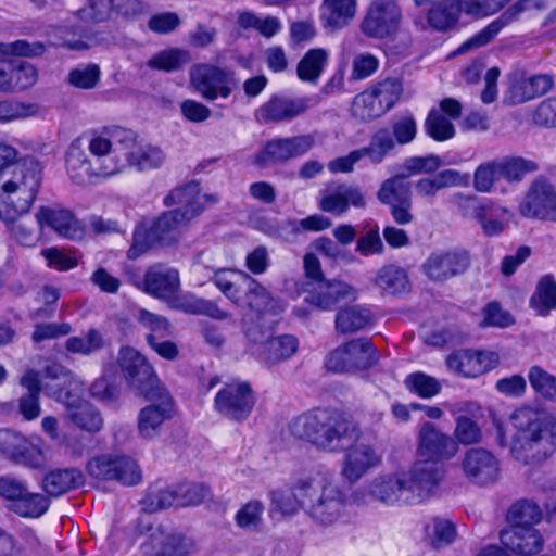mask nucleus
<instances>
[{
	"label": "nucleus",
	"instance_id": "nucleus-1",
	"mask_svg": "<svg viewBox=\"0 0 556 556\" xmlns=\"http://www.w3.org/2000/svg\"><path fill=\"white\" fill-rule=\"evenodd\" d=\"M437 476L433 463H415L408 471L372 479L365 489L353 492L352 501L357 505H365L367 496H371L390 506L419 504L437 488Z\"/></svg>",
	"mask_w": 556,
	"mask_h": 556
},
{
	"label": "nucleus",
	"instance_id": "nucleus-2",
	"mask_svg": "<svg viewBox=\"0 0 556 556\" xmlns=\"http://www.w3.org/2000/svg\"><path fill=\"white\" fill-rule=\"evenodd\" d=\"M288 427L292 437L330 453L351 448L361 435L353 420L330 409L318 408L304 413L293 418Z\"/></svg>",
	"mask_w": 556,
	"mask_h": 556
},
{
	"label": "nucleus",
	"instance_id": "nucleus-3",
	"mask_svg": "<svg viewBox=\"0 0 556 556\" xmlns=\"http://www.w3.org/2000/svg\"><path fill=\"white\" fill-rule=\"evenodd\" d=\"M111 137L92 135L75 139L66 152V169L77 186H89L96 178L105 179L123 170L125 163L112 153Z\"/></svg>",
	"mask_w": 556,
	"mask_h": 556
},
{
	"label": "nucleus",
	"instance_id": "nucleus-4",
	"mask_svg": "<svg viewBox=\"0 0 556 556\" xmlns=\"http://www.w3.org/2000/svg\"><path fill=\"white\" fill-rule=\"evenodd\" d=\"M511 419L518 430L513 456L523 464L540 463L556 451V418L531 408L517 409Z\"/></svg>",
	"mask_w": 556,
	"mask_h": 556
},
{
	"label": "nucleus",
	"instance_id": "nucleus-5",
	"mask_svg": "<svg viewBox=\"0 0 556 556\" xmlns=\"http://www.w3.org/2000/svg\"><path fill=\"white\" fill-rule=\"evenodd\" d=\"M42 166L39 161L26 157L12 170L0 172V219L15 223L26 214L40 189Z\"/></svg>",
	"mask_w": 556,
	"mask_h": 556
},
{
	"label": "nucleus",
	"instance_id": "nucleus-6",
	"mask_svg": "<svg viewBox=\"0 0 556 556\" xmlns=\"http://www.w3.org/2000/svg\"><path fill=\"white\" fill-rule=\"evenodd\" d=\"M200 199V185L197 181L177 187L164 198L165 206L177 207L163 212L151 225V236L159 240L160 247H172L179 242L181 229L204 211Z\"/></svg>",
	"mask_w": 556,
	"mask_h": 556
},
{
	"label": "nucleus",
	"instance_id": "nucleus-7",
	"mask_svg": "<svg viewBox=\"0 0 556 556\" xmlns=\"http://www.w3.org/2000/svg\"><path fill=\"white\" fill-rule=\"evenodd\" d=\"M299 493L304 502V513L318 525L331 526L345 513L343 491L325 475L307 477L306 490Z\"/></svg>",
	"mask_w": 556,
	"mask_h": 556
},
{
	"label": "nucleus",
	"instance_id": "nucleus-8",
	"mask_svg": "<svg viewBox=\"0 0 556 556\" xmlns=\"http://www.w3.org/2000/svg\"><path fill=\"white\" fill-rule=\"evenodd\" d=\"M118 364L127 386L137 395L153 397L168 390L161 383L154 368L147 358L132 348L119 351Z\"/></svg>",
	"mask_w": 556,
	"mask_h": 556
},
{
	"label": "nucleus",
	"instance_id": "nucleus-9",
	"mask_svg": "<svg viewBox=\"0 0 556 556\" xmlns=\"http://www.w3.org/2000/svg\"><path fill=\"white\" fill-rule=\"evenodd\" d=\"M471 254L464 248L437 249L421 265V271L432 282L444 283L468 271Z\"/></svg>",
	"mask_w": 556,
	"mask_h": 556
},
{
	"label": "nucleus",
	"instance_id": "nucleus-10",
	"mask_svg": "<svg viewBox=\"0 0 556 556\" xmlns=\"http://www.w3.org/2000/svg\"><path fill=\"white\" fill-rule=\"evenodd\" d=\"M418 454L425 459L417 463H433L438 472L437 485L443 476V460L453 458L457 451V442L448 434L442 432L432 422H424L418 430Z\"/></svg>",
	"mask_w": 556,
	"mask_h": 556
},
{
	"label": "nucleus",
	"instance_id": "nucleus-11",
	"mask_svg": "<svg viewBox=\"0 0 556 556\" xmlns=\"http://www.w3.org/2000/svg\"><path fill=\"white\" fill-rule=\"evenodd\" d=\"M377 353L367 338L353 339L334 349L326 358L325 366L333 372L367 369L377 363Z\"/></svg>",
	"mask_w": 556,
	"mask_h": 556
},
{
	"label": "nucleus",
	"instance_id": "nucleus-12",
	"mask_svg": "<svg viewBox=\"0 0 556 556\" xmlns=\"http://www.w3.org/2000/svg\"><path fill=\"white\" fill-rule=\"evenodd\" d=\"M402 22V10L395 0H371L359 24L368 38L386 39L394 35Z\"/></svg>",
	"mask_w": 556,
	"mask_h": 556
},
{
	"label": "nucleus",
	"instance_id": "nucleus-13",
	"mask_svg": "<svg viewBox=\"0 0 556 556\" xmlns=\"http://www.w3.org/2000/svg\"><path fill=\"white\" fill-rule=\"evenodd\" d=\"M86 469L97 480L117 481L123 485H136L142 479L138 463L127 455L93 457L88 462Z\"/></svg>",
	"mask_w": 556,
	"mask_h": 556
},
{
	"label": "nucleus",
	"instance_id": "nucleus-14",
	"mask_svg": "<svg viewBox=\"0 0 556 556\" xmlns=\"http://www.w3.org/2000/svg\"><path fill=\"white\" fill-rule=\"evenodd\" d=\"M146 400L151 403L139 410L137 431L143 440H152L161 434L164 422L175 415V402L169 392Z\"/></svg>",
	"mask_w": 556,
	"mask_h": 556
},
{
	"label": "nucleus",
	"instance_id": "nucleus-15",
	"mask_svg": "<svg viewBox=\"0 0 556 556\" xmlns=\"http://www.w3.org/2000/svg\"><path fill=\"white\" fill-rule=\"evenodd\" d=\"M252 389L247 382L226 384L215 396V409L227 419L241 421L254 407Z\"/></svg>",
	"mask_w": 556,
	"mask_h": 556
},
{
	"label": "nucleus",
	"instance_id": "nucleus-16",
	"mask_svg": "<svg viewBox=\"0 0 556 556\" xmlns=\"http://www.w3.org/2000/svg\"><path fill=\"white\" fill-rule=\"evenodd\" d=\"M314 146L315 137L311 134L274 139L255 154L254 163L261 167L270 163H282L305 154Z\"/></svg>",
	"mask_w": 556,
	"mask_h": 556
},
{
	"label": "nucleus",
	"instance_id": "nucleus-17",
	"mask_svg": "<svg viewBox=\"0 0 556 556\" xmlns=\"http://www.w3.org/2000/svg\"><path fill=\"white\" fill-rule=\"evenodd\" d=\"M544 7L543 0H519L508 7L502 14L488 24L483 29L475 34L466 40L458 49L459 52H466L471 49H477L490 43L501 30L509 24L516 22L521 13L529 9H542Z\"/></svg>",
	"mask_w": 556,
	"mask_h": 556
},
{
	"label": "nucleus",
	"instance_id": "nucleus-18",
	"mask_svg": "<svg viewBox=\"0 0 556 556\" xmlns=\"http://www.w3.org/2000/svg\"><path fill=\"white\" fill-rule=\"evenodd\" d=\"M233 73L210 64H198L191 68L190 78L193 87L206 100L217 97L228 98L231 93L229 84Z\"/></svg>",
	"mask_w": 556,
	"mask_h": 556
},
{
	"label": "nucleus",
	"instance_id": "nucleus-19",
	"mask_svg": "<svg viewBox=\"0 0 556 556\" xmlns=\"http://www.w3.org/2000/svg\"><path fill=\"white\" fill-rule=\"evenodd\" d=\"M51 397L65 405L67 419L79 429L98 432L103 427L100 412L89 402L80 400L75 391L61 388L52 391Z\"/></svg>",
	"mask_w": 556,
	"mask_h": 556
},
{
	"label": "nucleus",
	"instance_id": "nucleus-20",
	"mask_svg": "<svg viewBox=\"0 0 556 556\" xmlns=\"http://www.w3.org/2000/svg\"><path fill=\"white\" fill-rule=\"evenodd\" d=\"M242 277L244 286L238 300H235L237 307L245 309V314L252 316H264L268 313L276 315L283 311V306L264 286L245 273H242Z\"/></svg>",
	"mask_w": 556,
	"mask_h": 556
},
{
	"label": "nucleus",
	"instance_id": "nucleus-21",
	"mask_svg": "<svg viewBox=\"0 0 556 556\" xmlns=\"http://www.w3.org/2000/svg\"><path fill=\"white\" fill-rule=\"evenodd\" d=\"M519 212L527 218L556 222L555 188L544 180H535L520 203Z\"/></svg>",
	"mask_w": 556,
	"mask_h": 556
},
{
	"label": "nucleus",
	"instance_id": "nucleus-22",
	"mask_svg": "<svg viewBox=\"0 0 556 556\" xmlns=\"http://www.w3.org/2000/svg\"><path fill=\"white\" fill-rule=\"evenodd\" d=\"M466 478L477 485H488L497 481L500 464L496 457L485 448L468 450L462 462Z\"/></svg>",
	"mask_w": 556,
	"mask_h": 556
},
{
	"label": "nucleus",
	"instance_id": "nucleus-23",
	"mask_svg": "<svg viewBox=\"0 0 556 556\" xmlns=\"http://www.w3.org/2000/svg\"><path fill=\"white\" fill-rule=\"evenodd\" d=\"M308 108V98L273 96L256 110L255 118L262 124L290 122L305 113Z\"/></svg>",
	"mask_w": 556,
	"mask_h": 556
},
{
	"label": "nucleus",
	"instance_id": "nucleus-24",
	"mask_svg": "<svg viewBox=\"0 0 556 556\" xmlns=\"http://www.w3.org/2000/svg\"><path fill=\"white\" fill-rule=\"evenodd\" d=\"M193 548L184 534L159 527L151 531L141 549L147 556H185Z\"/></svg>",
	"mask_w": 556,
	"mask_h": 556
},
{
	"label": "nucleus",
	"instance_id": "nucleus-25",
	"mask_svg": "<svg viewBox=\"0 0 556 556\" xmlns=\"http://www.w3.org/2000/svg\"><path fill=\"white\" fill-rule=\"evenodd\" d=\"M503 546L517 556H535L543 551L545 540L534 527H510L500 533Z\"/></svg>",
	"mask_w": 556,
	"mask_h": 556
},
{
	"label": "nucleus",
	"instance_id": "nucleus-26",
	"mask_svg": "<svg viewBox=\"0 0 556 556\" xmlns=\"http://www.w3.org/2000/svg\"><path fill=\"white\" fill-rule=\"evenodd\" d=\"M357 296L355 288L341 280H323L313 286L305 301L323 311L332 309L344 301H354Z\"/></svg>",
	"mask_w": 556,
	"mask_h": 556
},
{
	"label": "nucleus",
	"instance_id": "nucleus-27",
	"mask_svg": "<svg viewBox=\"0 0 556 556\" xmlns=\"http://www.w3.org/2000/svg\"><path fill=\"white\" fill-rule=\"evenodd\" d=\"M0 453L7 458L29 467L39 464L40 452L18 432L0 429Z\"/></svg>",
	"mask_w": 556,
	"mask_h": 556
},
{
	"label": "nucleus",
	"instance_id": "nucleus-28",
	"mask_svg": "<svg viewBox=\"0 0 556 556\" xmlns=\"http://www.w3.org/2000/svg\"><path fill=\"white\" fill-rule=\"evenodd\" d=\"M143 283L147 293L172 303L180 288L179 273L174 268L153 266L146 273Z\"/></svg>",
	"mask_w": 556,
	"mask_h": 556
},
{
	"label": "nucleus",
	"instance_id": "nucleus-29",
	"mask_svg": "<svg viewBox=\"0 0 556 556\" xmlns=\"http://www.w3.org/2000/svg\"><path fill=\"white\" fill-rule=\"evenodd\" d=\"M350 205L363 208L366 206L365 194L354 185H339L319 200V208L332 215H342Z\"/></svg>",
	"mask_w": 556,
	"mask_h": 556
},
{
	"label": "nucleus",
	"instance_id": "nucleus-30",
	"mask_svg": "<svg viewBox=\"0 0 556 556\" xmlns=\"http://www.w3.org/2000/svg\"><path fill=\"white\" fill-rule=\"evenodd\" d=\"M36 219L40 228L50 227L62 237L77 239L83 236L79 222L68 210L41 206L36 213Z\"/></svg>",
	"mask_w": 556,
	"mask_h": 556
},
{
	"label": "nucleus",
	"instance_id": "nucleus-31",
	"mask_svg": "<svg viewBox=\"0 0 556 556\" xmlns=\"http://www.w3.org/2000/svg\"><path fill=\"white\" fill-rule=\"evenodd\" d=\"M379 463L380 456L371 446L359 444L346 454L342 475L349 482L354 483Z\"/></svg>",
	"mask_w": 556,
	"mask_h": 556
},
{
	"label": "nucleus",
	"instance_id": "nucleus-32",
	"mask_svg": "<svg viewBox=\"0 0 556 556\" xmlns=\"http://www.w3.org/2000/svg\"><path fill=\"white\" fill-rule=\"evenodd\" d=\"M462 12H465V0L438 1L428 10L429 27L438 31H447L457 25Z\"/></svg>",
	"mask_w": 556,
	"mask_h": 556
},
{
	"label": "nucleus",
	"instance_id": "nucleus-33",
	"mask_svg": "<svg viewBox=\"0 0 556 556\" xmlns=\"http://www.w3.org/2000/svg\"><path fill=\"white\" fill-rule=\"evenodd\" d=\"M170 305L173 308L186 314L205 315L216 320H225L230 317V314L219 308L214 301L200 298L193 293L175 295Z\"/></svg>",
	"mask_w": 556,
	"mask_h": 556
},
{
	"label": "nucleus",
	"instance_id": "nucleus-34",
	"mask_svg": "<svg viewBox=\"0 0 556 556\" xmlns=\"http://www.w3.org/2000/svg\"><path fill=\"white\" fill-rule=\"evenodd\" d=\"M355 13L356 0H324L320 20L324 27L338 30L349 25Z\"/></svg>",
	"mask_w": 556,
	"mask_h": 556
},
{
	"label": "nucleus",
	"instance_id": "nucleus-35",
	"mask_svg": "<svg viewBox=\"0 0 556 556\" xmlns=\"http://www.w3.org/2000/svg\"><path fill=\"white\" fill-rule=\"evenodd\" d=\"M84 476L77 468L56 469L49 472L42 485L50 496H60L73 489L83 485Z\"/></svg>",
	"mask_w": 556,
	"mask_h": 556
},
{
	"label": "nucleus",
	"instance_id": "nucleus-36",
	"mask_svg": "<svg viewBox=\"0 0 556 556\" xmlns=\"http://www.w3.org/2000/svg\"><path fill=\"white\" fill-rule=\"evenodd\" d=\"M298 350V339L291 334L270 337L260 351V358L275 365L290 358Z\"/></svg>",
	"mask_w": 556,
	"mask_h": 556
},
{
	"label": "nucleus",
	"instance_id": "nucleus-37",
	"mask_svg": "<svg viewBox=\"0 0 556 556\" xmlns=\"http://www.w3.org/2000/svg\"><path fill=\"white\" fill-rule=\"evenodd\" d=\"M407 178V175L401 173L386 179L377 192L378 200L387 205L412 201L410 184L406 181Z\"/></svg>",
	"mask_w": 556,
	"mask_h": 556
},
{
	"label": "nucleus",
	"instance_id": "nucleus-38",
	"mask_svg": "<svg viewBox=\"0 0 556 556\" xmlns=\"http://www.w3.org/2000/svg\"><path fill=\"white\" fill-rule=\"evenodd\" d=\"M372 320L370 312L354 305L340 309L336 316V330L340 333H353L364 329Z\"/></svg>",
	"mask_w": 556,
	"mask_h": 556
},
{
	"label": "nucleus",
	"instance_id": "nucleus-39",
	"mask_svg": "<svg viewBox=\"0 0 556 556\" xmlns=\"http://www.w3.org/2000/svg\"><path fill=\"white\" fill-rule=\"evenodd\" d=\"M543 514L540 506L530 500L515 502L506 514V520L510 527H534L542 520Z\"/></svg>",
	"mask_w": 556,
	"mask_h": 556
},
{
	"label": "nucleus",
	"instance_id": "nucleus-40",
	"mask_svg": "<svg viewBox=\"0 0 556 556\" xmlns=\"http://www.w3.org/2000/svg\"><path fill=\"white\" fill-rule=\"evenodd\" d=\"M306 490V478L298 480L290 491L276 490L271 492V502L282 515H294L299 509L304 510V502L299 492Z\"/></svg>",
	"mask_w": 556,
	"mask_h": 556
},
{
	"label": "nucleus",
	"instance_id": "nucleus-41",
	"mask_svg": "<svg viewBox=\"0 0 556 556\" xmlns=\"http://www.w3.org/2000/svg\"><path fill=\"white\" fill-rule=\"evenodd\" d=\"M50 501L47 496L36 492H26L13 505H9V509L21 517L39 518L49 508Z\"/></svg>",
	"mask_w": 556,
	"mask_h": 556
},
{
	"label": "nucleus",
	"instance_id": "nucleus-42",
	"mask_svg": "<svg viewBox=\"0 0 556 556\" xmlns=\"http://www.w3.org/2000/svg\"><path fill=\"white\" fill-rule=\"evenodd\" d=\"M328 59V53L323 48L308 50L296 66L298 77L303 81L316 83Z\"/></svg>",
	"mask_w": 556,
	"mask_h": 556
},
{
	"label": "nucleus",
	"instance_id": "nucleus-43",
	"mask_svg": "<svg viewBox=\"0 0 556 556\" xmlns=\"http://www.w3.org/2000/svg\"><path fill=\"white\" fill-rule=\"evenodd\" d=\"M369 88L358 93L352 102L351 113L361 122H370L382 116L386 111Z\"/></svg>",
	"mask_w": 556,
	"mask_h": 556
},
{
	"label": "nucleus",
	"instance_id": "nucleus-44",
	"mask_svg": "<svg viewBox=\"0 0 556 556\" xmlns=\"http://www.w3.org/2000/svg\"><path fill=\"white\" fill-rule=\"evenodd\" d=\"M376 281L379 288L389 294L405 292L409 286L405 270L393 265L381 268Z\"/></svg>",
	"mask_w": 556,
	"mask_h": 556
},
{
	"label": "nucleus",
	"instance_id": "nucleus-45",
	"mask_svg": "<svg viewBox=\"0 0 556 556\" xmlns=\"http://www.w3.org/2000/svg\"><path fill=\"white\" fill-rule=\"evenodd\" d=\"M530 303L541 315L556 308V282L552 276H544L539 281Z\"/></svg>",
	"mask_w": 556,
	"mask_h": 556
},
{
	"label": "nucleus",
	"instance_id": "nucleus-46",
	"mask_svg": "<svg viewBox=\"0 0 556 556\" xmlns=\"http://www.w3.org/2000/svg\"><path fill=\"white\" fill-rule=\"evenodd\" d=\"M395 144L388 129H380L372 135L367 147L358 149L362 159L367 156L371 163H381Z\"/></svg>",
	"mask_w": 556,
	"mask_h": 556
},
{
	"label": "nucleus",
	"instance_id": "nucleus-47",
	"mask_svg": "<svg viewBox=\"0 0 556 556\" xmlns=\"http://www.w3.org/2000/svg\"><path fill=\"white\" fill-rule=\"evenodd\" d=\"M189 61L190 55L187 51L172 48L154 54L148 60L147 65L159 71L174 72L180 70Z\"/></svg>",
	"mask_w": 556,
	"mask_h": 556
},
{
	"label": "nucleus",
	"instance_id": "nucleus-48",
	"mask_svg": "<svg viewBox=\"0 0 556 556\" xmlns=\"http://www.w3.org/2000/svg\"><path fill=\"white\" fill-rule=\"evenodd\" d=\"M485 211L478 215V222L486 236H497L503 232L505 224L503 222L504 215H510L509 211L494 204L491 201H485Z\"/></svg>",
	"mask_w": 556,
	"mask_h": 556
},
{
	"label": "nucleus",
	"instance_id": "nucleus-49",
	"mask_svg": "<svg viewBox=\"0 0 556 556\" xmlns=\"http://www.w3.org/2000/svg\"><path fill=\"white\" fill-rule=\"evenodd\" d=\"M43 376L47 379L56 381L55 384H46L47 394L51 396V392L58 389L72 390L73 392L78 388L80 382L74 374L58 363H50L43 368Z\"/></svg>",
	"mask_w": 556,
	"mask_h": 556
},
{
	"label": "nucleus",
	"instance_id": "nucleus-50",
	"mask_svg": "<svg viewBox=\"0 0 556 556\" xmlns=\"http://www.w3.org/2000/svg\"><path fill=\"white\" fill-rule=\"evenodd\" d=\"M446 366L456 375L475 378L479 376L480 367L475 359V350H458L446 357Z\"/></svg>",
	"mask_w": 556,
	"mask_h": 556
},
{
	"label": "nucleus",
	"instance_id": "nucleus-51",
	"mask_svg": "<svg viewBox=\"0 0 556 556\" xmlns=\"http://www.w3.org/2000/svg\"><path fill=\"white\" fill-rule=\"evenodd\" d=\"M165 160L163 151L153 146L139 147L137 151L128 153L126 162L139 170L160 167Z\"/></svg>",
	"mask_w": 556,
	"mask_h": 556
},
{
	"label": "nucleus",
	"instance_id": "nucleus-52",
	"mask_svg": "<svg viewBox=\"0 0 556 556\" xmlns=\"http://www.w3.org/2000/svg\"><path fill=\"white\" fill-rule=\"evenodd\" d=\"M103 346V337L97 329H89L81 337H70L65 342L68 352L83 355H90L100 351Z\"/></svg>",
	"mask_w": 556,
	"mask_h": 556
},
{
	"label": "nucleus",
	"instance_id": "nucleus-53",
	"mask_svg": "<svg viewBox=\"0 0 556 556\" xmlns=\"http://www.w3.org/2000/svg\"><path fill=\"white\" fill-rule=\"evenodd\" d=\"M425 129L429 137L435 141H445L455 136V127L437 109L430 110L425 122Z\"/></svg>",
	"mask_w": 556,
	"mask_h": 556
},
{
	"label": "nucleus",
	"instance_id": "nucleus-54",
	"mask_svg": "<svg viewBox=\"0 0 556 556\" xmlns=\"http://www.w3.org/2000/svg\"><path fill=\"white\" fill-rule=\"evenodd\" d=\"M457 538L456 525L445 518L434 517L432 519V531L429 534L431 545L435 549L446 547L454 543Z\"/></svg>",
	"mask_w": 556,
	"mask_h": 556
},
{
	"label": "nucleus",
	"instance_id": "nucleus-55",
	"mask_svg": "<svg viewBox=\"0 0 556 556\" xmlns=\"http://www.w3.org/2000/svg\"><path fill=\"white\" fill-rule=\"evenodd\" d=\"M142 509L147 513H156L161 509L175 506L174 489L170 488H149L141 501Z\"/></svg>",
	"mask_w": 556,
	"mask_h": 556
},
{
	"label": "nucleus",
	"instance_id": "nucleus-56",
	"mask_svg": "<svg viewBox=\"0 0 556 556\" xmlns=\"http://www.w3.org/2000/svg\"><path fill=\"white\" fill-rule=\"evenodd\" d=\"M377 96V100L388 112L400 100L403 86L397 79H384L369 88Z\"/></svg>",
	"mask_w": 556,
	"mask_h": 556
},
{
	"label": "nucleus",
	"instance_id": "nucleus-57",
	"mask_svg": "<svg viewBox=\"0 0 556 556\" xmlns=\"http://www.w3.org/2000/svg\"><path fill=\"white\" fill-rule=\"evenodd\" d=\"M498 168L501 177L509 181H520L526 174L536 170L538 166L522 157H510L498 161Z\"/></svg>",
	"mask_w": 556,
	"mask_h": 556
},
{
	"label": "nucleus",
	"instance_id": "nucleus-58",
	"mask_svg": "<svg viewBox=\"0 0 556 556\" xmlns=\"http://www.w3.org/2000/svg\"><path fill=\"white\" fill-rule=\"evenodd\" d=\"M405 384L410 392L418 394L422 399L432 397L441 390L440 382L424 372H415L407 376Z\"/></svg>",
	"mask_w": 556,
	"mask_h": 556
},
{
	"label": "nucleus",
	"instance_id": "nucleus-59",
	"mask_svg": "<svg viewBox=\"0 0 556 556\" xmlns=\"http://www.w3.org/2000/svg\"><path fill=\"white\" fill-rule=\"evenodd\" d=\"M175 495V506L185 507L198 505L208 495V490L198 483H184L173 486Z\"/></svg>",
	"mask_w": 556,
	"mask_h": 556
},
{
	"label": "nucleus",
	"instance_id": "nucleus-60",
	"mask_svg": "<svg viewBox=\"0 0 556 556\" xmlns=\"http://www.w3.org/2000/svg\"><path fill=\"white\" fill-rule=\"evenodd\" d=\"M263 316L244 314L242 317L243 332L250 343L260 345L261 349L271 337V330L262 324Z\"/></svg>",
	"mask_w": 556,
	"mask_h": 556
},
{
	"label": "nucleus",
	"instance_id": "nucleus-61",
	"mask_svg": "<svg viewBox=\"0 0 556 556\" xmlns=\"http://www.w3.org/2000/svg\"><path fill=\"white\" fill-rule=\"evenodd\" d=\"M498 177H501L498 161L482 163L473 173V188L478 192H490Z\"/></svg>",
	"mask_w": 556,
	"mask_h": 556
},
{
	"label": "nucleus",
	"instance_id": "nucleus-62",
	"mask_svg": "<svg viewBox=\"0 0 556 556\" xmlns=\"http://www.w3.org/2000/svg\"><path fill=\"white\" fill-rule=\"evenodd\" d=\"M529 381L531 387L542 396L556 399V378L539 366H534L529 371Z\"/></svg>",
	"mask_w": 556,
	"mask_h": 556
},
{
	"label": "nucleus",
	"instance_id": "nucleus-63",
	"mask_svg": "<svg viewBox=\"0 0 556 556\" xmlns=\"http://www.w3.org/2000/svg\"><path fill=\"white\" fill-rule=\"evenodd\" d=\"M113 0H88L87 4L77 11V16L84 22L100 23L110 17Z\"/></svg>",
	"mask_w": 556,
	"mask_h": 556
},
{
	"label": "nucleus",
	"instance_id": "nucleus-64",
	"mask_svg": "<svg viewBox=\"0 0 556 556\" xmlns=\"http://www.w3.org/2000/svg\"><path fill=\"white\" fill-rule=\"evenodd\" d=\"M442 160L440 156L430 154L427 156H412L405 160L403 163V169L407 177L417 174H431L434 173L439 167L442 166Z\"/></svg>",
	"mask_w": 556,
	"mask_h": 556
}]
</instances>
